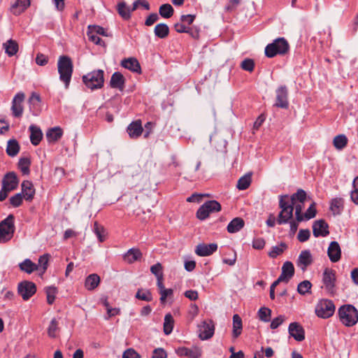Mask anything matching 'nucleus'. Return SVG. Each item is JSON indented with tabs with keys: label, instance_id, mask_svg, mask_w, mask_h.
Here are the masks:
<instances>
[{
	"label": "nucleus",
	"instance_id": "61",
	"mask_svg": "<svg viewBox=\"0 0 358 358\" xmlns=\"http://www.w3.org/2000/svg\"><path fill=\"white\" fill-rule=\"evenodd\" d=\"M303 203H301L299 202H296V204L294 205V210H295V217L296 221L298 222H303Z\"/></svg>",
	"mask_w": 358,
	"mask_h": 358
},
{
	"label": "nucleus",
	"instance_id": "48",
	"mask_svg": "<svg viewBox=\"0 0 358 358\" xmlns=\"http://www.w3.org/2000/svg\"><path fill=\"white\" fill-rule=\"evenodd\" d=\"M87 36L90 41L94 43L96 45H99L103 47L106 46L105 42L98 36V34L93 32V31L87 29Z\"/></svg>",
	"mask_w": 358,
	"mask_h": 358
},
{
	"label": "nucleus",
	"instance_id": "39",
	"mask_svg": "<svg viewBox=\"0 0 358 358\" xmlns=\"http://www.w3.org/2000/svg\"><path fill=\"white\" fill-rule=\"evenodd\" d=\"M6 53L9 56L12 57L15 55L18 51L17 43L12 39L8 40L6 43H3Z\"/></svg>",
	"mask_w": 358,
	"mask_h": 358
},
{
	"label": "nucleus",
	"instance_id": "59",
	"mask_svg": "<svg viewBox=\"0 0 358 358\" xmlns=\"http://www.w3.org/2000/svg\"><path fill=\"white\" fill-rule=\"evenodd\" d=\"M59 329L58 328V322L56 320L55 318H53L48 327V334L51 338H55L56 337V332Z\"/></svg>",
	"mask_w": 358,
	"mask_h": 358
},
{
	"label": "nucleus",
	"instance_id": "43",
	"mask_svg": "<svg viewBox=\"0 0 358 358\" xmlns=\"http://www.w3.org/2000/svg\"><path fill=\"white\" fill-rule=\"evenodd\" d=\"M31 161L27 157L20 158L18 162V168L23 175H28L30 173Z\"/></svg>",
	"mask_w": 358,
	"mask_h": 358
},
{
	"label": "nucleus",
	"instance_id": "8",
	"mask_svg": "<svg viewBox=\"0 0 358 358\" xmlns=\"http://www.w3.org/2000/svg\"><path fill=\"white\" fill-rule=\"evenodd\" d=\"M222 210L221 204L215 200L206 201L197 210L196 215L200 220L208 218L210 213H218Z\"/></svg>",
	"mask_w": 358,
	"mask_h": 358
},
{
	"label": "nucleus",
	"instance_id": "60",
	"mask_svg": "<svg viewBox=\"0 0 358 358\" xmlns=\"http://www.w3.org/2000/svg\"><path fill=\"white\" fill-rule=\"evenodd\" d=\"M87 29L93 31V32H94L95 34H96L98 35H101V36H108V34L106 30L101 26L89 25L87 27Z\"/></svg>",
	"mask_w": 358,
	"mask_h": 358
},
{
	"label": "nucleus",
	"instance_id": "9",
	"mask_svg": "<svg viewBox=\"0 0 358 358\" xmlns=\"http://www.w3.org/2000/svg\"><path fill=\"white\" fill-rule=\"evenodd\" d=\"M334 302L329 299H321L315 306V313L318 317L327 319L331 317L335 312Z\"/></svg>",
	"mask_w": 358,
	"mask_h": 358
},
{
	"label": "nucleus",
	"instance_id": "16",
	"mask_svg": "<svg viewBox=\"0 0 358 358\" xmlns=\"http://www.w3.org/2000/svg\"><path fill=\"white\" fill-rule=\"evenodd\" d=\"M313 233L315 237H325L329 234V225L324 220H316L313 224Z\"/></svg>",
	"mask_w": 358,
	"mask_h": 358
},
{
	"label": "nucleus",
	"instance_id": "11",
	"mask_svg": "<svg viewBox=\"0 0 358 358\" xmlns=\"http://www.w3.org/2000/svg\"><path fill=\"white\" fill-rule=\"evenodd\" d=\"M199 336L201 340H208L213 337L215 332V324L212 320H203L198 325Z\"/></svg>",
	"mask_w": 358,
	"mask_h": 358
},
{
	"label": "nucleus",
	"instance_id": "64",
	"mask_svg": "<svg viewBox=\"0 0 358 358\" xmlns=\"http://www.w3.org/2000/svg\"><path fill=\"white\" fill-rule=\"evenodd\" d=\"M167 352L162 348H158L153 350L152 358H167Z\"/></svg>",
	"mask_w": 358,
	"mask_h": 358
},
{
	"label": "nucleus",
	"instance_id": "12",
	"mask_svg": "<svg viewBox=\"0 0 358 358\" xmlns=\"http://www.w3.org/2000/svg\"><path fill=\"white\" fill-rule=\"evenodd\" d=\"M25 94L22 92H17L12 101L11 112L13 117L20 118L24 111L23 103Z\"/></svg>",
	"mask_w": 358,
	"mask_h": 358
},
{
	"label": "nucleus",
	"instance_id": "42",
	"mask_svg": "<svg viewBox=\"0 0 358 358\" xmlns=\"http://www.w3.org/2000/svg\"><path fill=\"white\" fill-rule=\"evenodd\" d=\"M251 181L252 174H246L239 178L236 187L240 190H245L250 187Z\"/></svg>",
	"mask_w": 358,
	"mask_h": 358
},
{
	"label": "nucleus",
	"instance_id": "17",
	"mask_svg": "<svg viewBox=\"0 0 358 358\" xmlns=\"http://www.w3.org/2000/svg\"><path fill=\"white\" fill-rule=\"evenodd\" d=\"M18 183L19 180L15 172L7 173L2 180V187L10 192L17 188Z\"/></svg>",
	"mask_w": 358,
	"mask_h": 358
},
{
	"label": "nucleus",
	"instance_id": "18",
	"mask_svg": "<svg viewBox=\"0 0 358 358\" xmlns=\"http://www.w3.org/2000/svg\"><path fill=\"white\" fill-rule=\"evenodd\" d=\"M289 334L297 341L305 339V331L303 327L298 322H292L288 328Z\"/></svg>",
	"mask_w": 358,
	"mask_h": 358
},
{
	"label": "nucleus",
	"instance_id": "5",
	"mask_svg": "<svg viewBox=\"0 0 358 358\" xmlns=\"http://www.w3.org/2000/svg\"><path fill=\"white\" fill-rule=\"evenodd\" d=\"M341 322L346 327H352L358 322V311L352 305H343L338 309Z\"/></svg>",
	"mask_w": 358,
	"mask_h": 358
},
{
	"label": "nucleus",
	"instance_id": "10",
	"mask_svg": "<svg viewBox=\"0 0 358 358\" xmlns=\"http://www.w3.org/2000/svg\"><path fill=\"white\" fill-rule=\"evenodd\" d=\"M36 285L31 281L23 280L18 283L17 293L24 301H28L36 294Z\"/></svg>",
	"mask_w": 358,
	"mask_h": 358
},
{
	"label": "nucleus",
	"instance_id": "49",
	"mask_svg": "<svg viewBox=\"0 0 358 358\" xmlns=\"http://www.w3.org/2000/svg\"><path fill=\"white\" fill-rule=\"evenodd\" d=\"M317 210L315 207V203H312L306 212L302 214L303 221L309 220L314 218L316 216Z\"/></svg>",
	"mask_w": 358,
	"mask_h": 358
},
{
	"label": "nucleus",
	"instance_id": "14",
	"mask_svg": "<svg viewBox=\"0 0 358 358\" xmlns=\"http://www.w3.org/2000/svg\"><path fill=\"white\" fill-rule=\"evenodd\" d=\"M294 275V267L291 262H285L282 267V273L275 280V284L287 283Z\"/></svg>",
	"mask_w": 358,
	"mask_h": 358
},
{
	"label": "nucleus",
	"instance_id": "63",
	"mask_svg": "<svg viewBox=\"0 0 358 358\" xmlns=\"http://www.w3.org/2000/svg\"><path fill=\"white\" fill-rule=\"evenodd\" d=\"M310 236L309 229H300L297 236L299 242L303 243L307 241Z\"/></svg>",
	"mask_w": 358,
	"mask_h": 358
},
{
	"label": "nucleus",
	"instance_id": "2",
	"mask_svg": "<svg viewBox=\"0 0 358 358\" xmlns=\"http://www.w3.org/2000/svg\"><path fill=\"white\" fill-rule=\"evenodd\" d=\"M279 208L280 211L277 217V224L280 225L285 224L293 219L294 206L290 204L288 195L280 196Z\"/></svg>",
	"mask_w": 358,
	"mask_h": 358
},
{
	"label": "nucleus",
	"instance_id": "52",
	"mask_svg": "<svg viewBox=\"0 0 358 358\" xmlns=\"http://www.w3.org/2000/svg\"><path fill=\"white\" fill-rule=\"evenodd\" d=\"M117 11L120 15L124 19H129L130 17L131 10L127 6L124 2L118 3Z\"/></svg>",
	"mask_w": 358,
	"mask_h": 358
},
{
	"label": "nucleus",
	"instance_id": "37",
	"mask_svg": "<svg viewBox=\"0 0 358 358\" xmlns=\"http://www.w3.org/2000/svg\"><path fill=\"white\" fill-rule=\"evenodd\" d=\"M306 199V192L302 189H299L296 193L293 194L289 197V202L290 204L292 206H294V205L296 204V202L303 203Z\"/></svg>",
	"mask_w": 358,
	"mask_h": 358
},
{
	"label": "nucleus",
	"instance_id": "27",
	"mask_svg": "<svg viewBox=\"0 0 358 358\" xmlns=\"http://www.w3.org/2000/svg\"><path fill=\"white\" fill-rule=\"evenodd\" d=\"M143 254L138 248H131L129 249L123 256L124 260L129 263L132 264L136 261L141 259Z\"/></svg>",
	"mask_w": 358,
	"mask_h": 358
},
{
	"label": "nucleus",
	"instance_id": "58",
	"mask_svg": "<svg viewBox=\"0 0 358 358\" xmlns=\"http://www.w3.org/2000/svg\"><path fill=\"white\" fill-rule=\"evenodd\" d=\"M241 67L244 71L252 72L255 69V62L252 59L246 58L241 62Z\"/></svg>",
	"mask_w": 358,
	"mask_h": 358
},
{
	"label": "nucleus",
	"instance_id": "36",
	"mask_svg": "<svg viewBox=\"0 0 358 358\" xmlns=\"http://www.w3.org/2000/svg\"><path fill=\"white\" fill-rule=\"evenodd\" d=\"M20 145L17 140L10 139L8 141L7 148H6V153L10 157L16 156L20 152Z\"/></svg>",
	"mask_w": 358,
	"mask_h": 358
},
{
	"label": "nucleus",
	"instance_id": "30",
	"mask_svg": "<svg viewBox=\"0 0 358 358\" xmlns=\"http://www.w3.org/2000/svg\"><path fill=\"white\" fill-rule=\"evenodd\" d=\"M30 6V0H16L11 6V12L18 15L23 13Z\"/></svg>",
	"mask_w": 358,
	"mask_h": 358
},
{
	"label": "nucleus",
	"instance_id": "41",
	"mask_svg": "<svg viewBox=\"0 0 358 358\" xmlns=\"http://www.w3.org/2000/svg\"><path fill=\"white\" fill-rule=\"evenodd\" d=\"M159 13L162 17L168 19L173 16L174 10L171 4L164 3L159 7Z\"/></svg>",
	"mask_w": 358,
	"mask_h": 358
},
{
	"label": "nucleus",
	"instance_id": "7",
	"mask_svg": "<svg viewBox=\"0 0 358 358\" xmlns=\"http://www.w3.org/2000/svg\"><path fill=\"white\" fill-rule=\"evenodd\" d=\"M322 287H324L326 292L328 294L331 296H334L336 294V271L326 268L322 273Z\"/></svg>",
	"mask_w": 358,
	"mask_h": 358
},
{
	"label": "nucleus",
	"instance_id": "28",
	"mask_svg": "<svg viewBox=\"0 0 358 358\" xmlns=\"http://www.w3.org/2000/svg\"><path fill=\"white\" fill-rule=\"evenodd\" d=\"M29 129L30 131V141L31 144L34 145H38L43 138V133L41 129L38 127L34 124H31Z\"/></svg>",
	"mask_w": 358,
	"mask_h": 358
},
{
	"label": "nucleus",
	"instance_id": "32",
	"mask_svg": "<svg viewBox=\"0 0 358 358\" xmlns=\"http://www.w3.org/2000/svg\"><path fill=\"white\" fill-rule=\"evenodd\" d=\"M245 225V222L241 217L234 218L227 225V231L231 234L239 231Z\"/></svg>",
	"mask_w": 358,
	"mask_h": 358
},
{
	"label": "nucleus",
	"instance_id": "21",
	"mask_svg": "<svg viewBox=\"0 0 358 358\" xmlns=\"http://www.w3.org/2000/svg\"><path fill=\"white\" fill-rule=\"evenodd\" d=\"M217 250V245L216 243L210 244H199L196 246L195 252L198 256L206 257L212 255Z\"/></svg>",
	"mask_w": 358,
	"mask_h": 358
},
{
	"label": "nucleus",
	"instance_id": "29",
	"mask_svg": "<svg viewBox=\"0 0 358 358\" xmlns=\"http://www.w3.org/2000/svg\"><path fill=\"white\" fill-rule=\"evenodd\" d=\"M63 136V130L59 127L50 128L46 132V138L49 143L58 141Z\"/></svg>",
	"mask_w": 358,
	"mask_h": 358
},
{
	"label": "nucleus",
	"instance_id": "25",
	"mask_svg": "<svg viewBox=\"0 0 358 358\" xmlns=\"http://www.w3.org/2000/svg\"><path fill=\"white\" fill-rule=\"evenodd\" d=\"M125 78L124 76L119 71L115 72L110 78V85L112 88L123 90L125 85Z\"/></svg>",
	"mask_w": 358,
	"mask_h": 358
},
{
	"label": "nucleus",
	"instance_id": "51",
	"mask_svg": "<svg viewBox=\"0 0 358 358\" xmlns=\"http://www.w3.org/2000/svg\"><path fill=\"white\" fill-rule=\"evenodd\" d=\"M271 310L262 307L258 311V316L260 320L268 322L271 320Z\"/></svg>",
	"mask_w": 358,
	"mask_h": 358
},
{
	"label": "nucleus",
	"instance_id": "19",
	"mask_svg": "<svg viewBox=\"0 0 358 358\" xmlns=\"http://www.w3.org/2000/svg\"><path fill=\"white\" fill-rule=\"evenodd\" d=\"M327 255L330 261L333 263L338 262L341 258V249L338 242L332 241L330 243Z\"/></svg>",
	"mask_w": 358,
	"mask_h": 358
},
{
	"label": "nucleus",
	"instance_id": "38",
	"mask_svg": "<svg viewBox=\"0 0 358 358\" xmlns=\"http://www.w3.org/2000/svg\"><path fill=\"white\" fill-rule=\"evenodd\" d=\"M174 319L171 313H167L164 317V322L163 326L164 333L166 335H169L174 327Z\"/></svg>",
	"mask_w": 358,
	"mask_h": 358
},
{
	"label": "nucleus",
	"instance_id": "33",
	"mask_svg": "<svg viewBox=\"0 0 358 358\" xmlns=\"http://www.w3.org/2000/svg\"><path fill=\"white\" fill-rule=\"evenodd\" d=\"M100 283V277L96 274L92 273L89 275L85 281V287L87 290H94L96 288Z\"/></svg>",
	"mask_w": 358,
	"mask_h": 358
},
{
	"label": "nucleus",
	"instance_id": "53",
	"mask_svg": "<svg viewBox=\"0 0 358 358\" xmlns=\"http://www.w3.org/2000/svg\"><path fill=\"white\" fill-rule=\"evenodd\" d=\"M343 202L341 199H334L331 202L330 209L334 213L338 214L343 209Z\"/></svg>",
	"mask_w": 358,
	"mask_h": 358
},
{
	"label": "nucleus",
	"instance_id": "31",
	"mask_svg": "<svg viewBox=\"0 0 358 358\" xmlns=\"http://www.w3.org/2000/svg\"><path fill=\"white\" fill-rule=\"evenodd\" d=\"M20 271L31 274L38 270V266L34 263L31 259H26L18 265Z\"/></svg>",
	"mask_w": 358,
	"mask_h": 358
},
{
	"label": "nucleus",
	"instance_id": "44",
	"mask_svg": "<svg viewBox=\"0 0 358 358\" xmlns=\"http://www.w3.org/2000/svg\"><path fill=\"white\" fill-rule=\"evenodd\" d=\"M287 248V245L285 243H281L280 245L273 246L268 252V256L271 258H276L278 256L282 255Z\"/></svg>",
	"mask_w": 358,
	"mask_h": 358
},
{
	"label": "nucleus",
	"instance_id": "24",
	"mask_svg": "<svg viewBox=\"0 0 358 358\" xmlns=\"http://www.w3.org/2000/svg\"><path fill=\"white\" fill-rule=\"evenodd\" d=\"M143 131L141 121L140 120L132 122L127 127V132L131 138H137L141 136Z\"/></svg>",
	"mask_w": 358,
	"mask_h": 358
},
{
	"label": "nucleus",
	"instance_id": "20",
	"mask_svg": "<svg viewBox=\"0 0 358 358\" xmlns=\"http://www.w3.org/2000/svg\"><path fill=\"white\" fill-rule=\"evenodd\" d=\"M313 257L309 250H303L300 253L296 264L297 266L299 267L303 271H305L307 269V267L312 264L313 263Z\"/></svg>",
	"mask_w": 358,
	"mask_h": 358
},
{
	"label": "nucleus",
	"instance_id": "50",
	"mask_svg": "<svg viewBox=\"0 0 358 358\" xmlns=\"http://www.w3.org/2000/svg\"><path fill=\"white\" fill-rule=\"evenodd\" d=\"M136 298L139 300H142V301H148V302H150L152 300V294L150 292V290H148V289L143 290L142 289H139L136 294Z\"/></svg>",
	"mask_w": 358,
	"mask_h": 358
},
{
	"label": "nucleus",
	"instance_id": "62",
	"mask_svg": "<svg viewBox=\"0 0 358 358\" xmlns=\"http://www.w3.org/2000/svg\"><path fill=\"white\" fill-rule=\"evenodd\" d=\"M202 351L201 349L198 346H193L191 348L188 352V355L187 357L188 358H200L201 356Z\"/></svg>",
	"mask_w": 358,
	"mask_h": 358
},
{
	"label": "nucleus",
	"instance_id": "34",
	"mask_svg": "<svg viewBox=\"0 0 358 358\" xmlns=\"http://www.w3.org/2000/svg\"><path fill=\"white\" fill-rule=\"evenodd\" d=\"M243 323L241 317L235 314L233 316V331L232 336L234 338H237L242 333Z\"/></svg>",
	"mask_w": 358,
	"mask_h": 358
},
{
	"label": "nucleus",
	"instance_id": "40",
	"mask_svg": "<svg viewBox=\"0 0 358 358\" xmlns=\"http://www.w3.org/2000/svg\"><path fill=\"white\" fill-rule=\"evenodd\" d=\"M348 142V140L345 135L339 134L334 137L333 145L336 149L341 150L347 146Z\"/></svg>",
	"mask_w": 358,
	"mask_h": 358
},
{
	"label": "nucleus",
	"instance_id": "35",
	"mask_svg": "<svg viewBox=\"0 0 358 358\" xmlns=\"http://www.w3.org/2000/svg\"><path fill=\"white\" fill-rule=\"evenodd\" d=\"M155 34L159 38H165L169 34V27L164 23H159L157 24L154 29Z\"/></svg>",
	"mask_w": 358,
	"mask_h": 358
},
{
	"label": "nucleus",
	"instance_id": "57",
	"mask_svg": "<svg viewBox=\"0 0 358 358\" xmlns=\"http://www.w3.org/2000/svg\"><path fill=\"white\" fill-rule=\"evenodd\" d=\"M23 199L21 193L15 194L9 199L10 205L14 208H17L22 204Z\"/></svg>",
	"mask_w": 358,
	"mask_h": 358
},
{
	"label": "nucleus",
	"instance_id": "56",
	"mask_svg": "<svg viewBox=\"0 0 358 358\" xmlns=\"http://www.w3.org/2000/svg\"><path fill=\"white\" fill-rule=\"evenodd\" d=\"M242 0H228L224 10L227 13H232L236 11L238 6L241 3Z\"/></svg>",
	"mask_w": 358,
	"mask_h": 358
},
{
	"label": "nucleus",
	"instance_id": "47",
	"mask_svg": "<svg viewBox=\"0 0 358 358\" xmlns=\"http://www.w3.org/2000/svg\"><path fill=\"white\" fill-rule=\"evenodd\" d=\"M180 28V31H184V33L188 34L192 38L199 39L200 37L199 29L196 27H189L188 28H185L182 26H178Z\"/></svg>",
	"mask_w": 358,
	"mask_h": 358
},
{
	"label": "nucleus",
	"instance_id": "54",
	"mask_svg": "<svg viewBox=\"0 0 358 358\" xmlns=\"http://www.w3.org/2000/svg\"><path fill=\"white\" fill-rule=\"evenodd\" d=\"M45 293L47 295V302L49 305H52L56 298V294L57 293V289L55 287H49L45 289Z\"/></svg>",
	"mask_w": 358,
	"mask_h": 358
},
{
	"label": "nucleus",
	"instance_id": "55",
	"mask_svg": "<svg viewBox=\"0 0 358 358\" xmlns=\"http://www.w3.org/2000/svg\"><path fill=\"white\" fill-rule=\"evenodd\" d=\"M312 284L308 280H303L300 282L297 287V291L299 294L304 295L306 293H308L310 289H311Z\"/></svg>",
	"mask_w": 358,
	"mask_h": 358
},
{
	"label": "nucleus",
	"instance_id": "26",
	"mask_svg": "<svg viewBox=\"0 0 358 358\" xmlns=\"http://www.w3.org/2000/svg\"><path fill=\"white\" fill-rule=\"evenodd\" d=\"M196 18L195 15H182L180 17V22H176L173 25L175 31L178 33L182 34L184 31H180V28L178 26H182L186 29L188 28L194 21Z\"/></svg>",
	"mask_w": 358,
	"mask_h": 358
},
{
	"label": "nucleus",
	"instance_id": "1",
	"mask_svg": "<svg viewBox=\"0 0 358 358\" xmlns=\"http://www.w3.org/2000/svg\"><path fill=\"white\" fill-rule=\"evenodd\" d=\"M57 69L59 74V80L68 89L71 83L73 71V64L71 58L67 55H62L57 61Z\"/></svg>",
	"mask_w": 358,
	"mask_h": 358
},
{
	"label": "nucleus",
	"instance_id": "3",
	"mask_svg": "<svg viewBox=\"0 0 358 358\" xmlns=\"http://www.w3.org/2000/svg\"><path fill=\"white\" fill-rule=\"evenodd\" d=\"M289 45L284 38H278L265 48V55L273 58L277 55H284L289 52Z\"/></svg>",
	"mask_w": 358,
	"mask_h": 358
},
{
	"label": "nucleus",
	"instance_id": "13",
	"mask_svg": "<svg viewBox=\"0 0 358 358\" xmlns=\"http://www.w3.org/2000/svg\"><path fill=\"white\" fill-rule=\"evenodd\" d=\"M275 102L273 106L283 109L289 107L288 90L285 85L280 86L275 91Z\"/></svg>",
	"mask_w": 358,
	"mask_h": 358
},
{
	"label": "nucleus",
	"instance_id": "23",
	"mask_svg": "<svg viewBox=\"0 0 358 358\" xmlns=\"http://www.w3.org/2000/svg\"><path fill=\"white\" fill-rule=\"evenodd\" d=\"M121 65L122 67L129 69L134 73L138 74H141L142 73L140 63L137 59L134 57H129L122 59L121 62Z\"/></svg>",
	"mask_w": 358,
	"mask_h": 358
},
{
	"label": "nucleus",
	"instance_id": "4",
	"mask_svg": "<svg viewBox=\"0 0 358 358\" xmlns=\"http://www.w3.org/2000/svg\"><path fill=\"white\" fill-rule=\"evenodd\" d=\"M82 80L85 86L92 90L101 89L104 85V71L103 70H94L84 75Z\"/></svg>",
	"mask_w": 358,
	"mask_h": 358
},
{
	"label": "nucleus",
	"instance_id": "46",
	"mask_svg": "<svg viewBox=\"0 0 358 358\" xmlns=\"http://www.w3.org/2000/svg\"><path fill=\"white\" fill-rule=\"evenodd\" d=\"M50 257L51 256L50 254L45 253L38 258V264L37 265L38 266V270L41 269L43 273L48 269Z\"/></svg>",
	"mask_w": 358,
	"mask_h": 358
},
{
	"label": "nucleus",
	"instance_id": "22",
	"mask_svg": "<svg viewBox=\"0 0 358 358\" xmlns=\"http://www.w3.org/2000/svg\"><path fill=\"white\" fill-rule=\"evenodd\" d=\"M21 187L22 196L26 201H31L36 192L33 183L30 180H24L22 182Z\"/></svg>",
	"mask_w": 358,
	"mask_h": 358
},
{
	"label": "nucleus",
	"instance_id": "6",
	"mask_svg": "<svg viewBox=\"0 0 358 358\" xmlns=\"http://www.w3.org/2000/svg\"><path fill=\"white\" fill-rule=\"evenodd\" d=\"M15 231V216L10 214L0 222V243H4L11 240Z\"/></svg>",
	"mask_w": 358,
	"mask_h": 358
},
{
	"label": "nucleus",
	"instance_id": "45",
	"mask_svg": "<svg viewBox=\"0 0 358 358\" xmlns=\"http://www.w3.org/2000/svg\"><path fill=\"white\" fill-rule=\"evenodd\" d=\"M94 231L96 235L99 242L102 243L106 239V229L103 226L99 224L97 222L94 224Z\"/></svg>",
	"mask_w": 358,
	"mask_h": 358
},
{
	"label": "nucleus",
	"instance_id": "15",
	"mask_svg": "<svg viewBox=\"0 0 358 358\" xmlns=\"http://www.w3.org/2000/svg\"><path fill=\"white\" fill-rule=\"evenodd\" d=\"M41 98L39 94L34 92L29 98L28 103L29 104V110L33 115H38L42 110Z\"/></svg>",
	"mask_w": 358,
	"mask_h": 358
}]
</instances>
